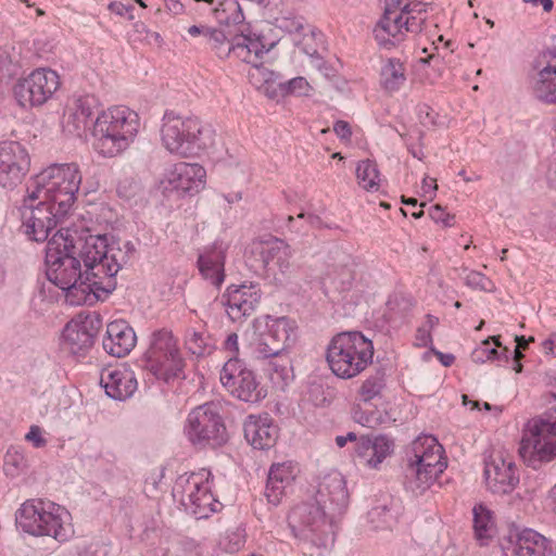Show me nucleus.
<instances>
[{
    "mask_svg": "<svg viewBox=\"0 0 556 556\" xmlns=\"http://www.w3.org/2000/svg\"><path fill=\"white\" fill-rule=\"evenodd\" d=\"M137 343L135 330L125 320L108 324L102 341L104 351L115 357L128 355Z\"/></svg>",
    "mask_w": 556,
    "mask_h": 556,
    "instance_id": "5701e85b",
    "label": "nucleus"
},
{
    "mask_svg": "<svg viewBox=\"0 0 556 556\" xmlns=\"http://www.w3.org/2000/svg\"><path fill=\"white\" fill-rule=\"evenodd\" d=\"M435 355L438 356V358L440 359L442 365L445 367L451 366L455 361V356L453 354H445L442 352H437Z\"/></svg>",
    "mask_w": 556,
    "mask_h": 556,
    "instance_id": "338daca9",
    "label": "nucleus"
},
{
    "mask_svg": "<svg viewBox=\"0 0 556 556\" xmlns=\"http://www.w3.org/2000/svg\"><path fill=\"white\" fill-rule=\"evenodd\" d=\"M416 342L419 346H427L431 342V333L426 326H421L417 329Z\"/></svg>",
    "mask_w": 556,
    "mask_h": 556,
    "instance_id": "13d9d810",
    "label": "nucleus"
},
{
    "mask_svg": "<svg viewBox=\"0 0 556 556\" xmlns=\"http://www.w3.org/2000/svg\"><path fill=\"white\" fill-rule=\"evenodd\" d=\"M101 382L105 393L118 401L130 397L137 390L135 372L126 367L111 370L105 377L102 376Z\"/></svg>",
    "mask_w": 556,
    "mask_h": 556,
    "instance_id": "cd10ccee",
    "label": "nucleus"
},
{
    "mask_svg": "<svg viewBox=\"0 0 556 556\" xmlns=\"http://www.w3.org/2000/svg\"><path fill=\"white\" fill-rule=\"evenodd\" d=\"M429 216L435 223H442L445 227L453 225L454 216L446 213L441 205H433L429 210Z\"/></svg>",
    "mask_w": 556,
    "mask_h": 556,
    "instance_id": "8fccbe9b",
    "label": "nucleus"
},
{
    "mask_svg": "<svg viewBox=\"0 0 556 556\" xmlns=\"http://www.w3.org/2000/svg\"><path fill=\"white\" fill-rule=\"evenodd\" d=\"M333 131L342 140H350L352 136L351 126L345 121H338L333 126Z\"/></svg>",
    "mask_w": 556,
    "mask_h": 556,
    "instance_id": "5fc2aeb1",
    "label": "nucleus"
},
{
    "mask_svg": "<svg viewBox=\"0 0 556 556\" xmlns=\"http://www.w3.org/2000/svg\"><path fill=\"white\" fill-rule=\"evenodd\" d=\"M187 349L194 355L203 356L213 350V341L205 331H188L186 338Z\"/></svg>",
    "mask_w": 556,
    "mask_h": 556,
    "instance_id": "79ce46f5",
    "label": "nucleus"
},
{
    "mask_svg": "<svg viewBox=\"0 0 556 556\" xmlns=\"http://www.w3.org/2000/svg\"><path fill=\"white\" fill-rule=\"evenodd\" d=\"M184 366L178 341L173 332L165 328L153 331L142 356L143 369L157 379L169 381L180 376Z\"/></svg>",
    "mask_w": 556,
    "mask_h": 556,
    "instance_id": "1a4fd4ad",
    "label": "nucleus"
},
{
    "mask_svg": "<svg viewBox=\"0 0 556 556\" xmlns=\"http://www.w3.org/2000/svg\"><path fill=\"white\" fill-rule=\"evenodd\" d=\"M23 457L18 454H8L4 459V472L9 477H16L21 471Z\"/></svg>",
    "mask_w": 556,
    "mask_h": 556,
    "instance_id": "09e8293b",
    "label": "nucleus"
},
{
    "mask_svg": "<svg viewBox=\"0 0 556 556\" xmlns=\"http://www.w3.org/2000/svg\"><path fill=\"white\" fill-rule=\"evenodd\" d=\"M338 261L327 262L326 268L320 275L324 288L336 292H344L351 289L354 274L345 263L346 255L341 254Z\"/></svg>",
    "mask_w": 556,
    "mask_h": 556,
    "instance_id": "c756f323",
    "label": "nucleus"
},
{
    "mask_svg": "<svg viewBox=\"0 0 556 556\" xmlns=\"http://www.w3.org/2000/svg\"><path fill=\"white\" fill-rule=\"evenodd\" d=\"M254 251L261 256V262L268 273L273 271L275 278L280 275L285 278L291 274L292 249L278 238L254 243Z\"/></svg>",
    "mask_w": 556,
    "mask_h": 556,
    "instance_id": "6ab92c4d",
    "label": "nucleus"
},
{
    "mask_svg": "<svg viewBox=\"0 0 556 556\" xmlns=\"http://www.w3.org/2000/svg\"><path fill=\"white\" fill-rule=\"evenodd\" d=\"M438 189V185L435 182V179L425 177L422 179V190L425 193H432Z\"/></svg>",
    "mask_w": 556,
    "mask_h": 556,
    "instance_id": "0e129e2a",
    "label": "nucleus"
},
{
    "mask_svg": "<svg viewBox=\"0 0 556 556\" xmlns=\"http://www.w3.org/2000/svg\"><path fill=\"white\" fill-rule=\"evenodd\" d=\"M109 10L116 15L126 16L129 21L135 20V15L132 14V4L127 5L118 1H113L109 4Z\"/></svg>",
    "mask_w": 556,
    "mask_h": 556,
    "instance_id": "3c124183",
    "label": "nucleus"
},
{
    "mask_svg": "<svg viewBox=\"0 0 556 556\" xmlns=\"http://www.w3.org/2000/svg\"><path fill=\"white\" fill-rule=\"evenodd\" d=\"M253 328L254 338L251 342V349L255 358H268L285 353L281 346H278L276 341L265 330L262 319H255Z\"/></svg>",
    "mask_w": 556,
    "mask_h": 556,
    "instance_id": "f704fd0d",
    "label": "nucleus"
},
{
    "mask_svg": "<svg viewBox=\"0 0 556 556\" xmlns=\"http://www.w3.org/2000/svg\"><path fill=\"white\" fill-rule=\"evenodd\" d=\"M60 76L55 71L41 67L18 79L13 92L21 108L31 109L48 102L60 88Z\"/></svg>",
    "mask_w": 556,
    "mask_h": 556,
    "instance_id": "4468645a",
    "label": "nucleus"
},
{
    "mask_svg": "<svg viewBox=\"0 0 556 556\" xmlns=\"http://www.w3.org/2000/svg\"><path fill=\"white\" fill-rule=\"evenodd\" d=\"M161 141L170 154L191 157L214 147L215 131L195 116L167 111L162 119Z\"/></svg>",
    "mask_w": 556,
    "mask_h": 556,
    "instance_id": "20e7f679",
    "label": "nucleus"
},
{
    "mask_svg": "<svg viewBox=\"0 0 556 556\" xmlns=\"http://www.w3.org/2000/svg\"><path fill=\"white\" fill-rule=\"evenodd\" d=\"M473 513V529L478 540L483 541L492 536L493 533V518L491 510L482 505H476L472 509Z\"/></svg>",
    "mask_w": 556,
    "mask_h": 556,
    "instance_id": "58836bf2",
    "label": "nucleus"
},
{
    "mask_svg": "<svg viewBox=\"0 0 556 556\" xmlns=\"http://www.w3.org/2000/svg\"><path fill=\"white\" fill-rule=\"evenodd\" d=\"M30 167L27 150L16 141L0 142V186L13 188L26 176Z\"/></svg>",
    "mask_w": 556,
    "mask_h": 556,
    "instance_id": "a211bd4d",
    "label": "nucleus"
},
{
    "mask_svg": "<svg viewBox=\"0 0 556 556\" xmlns=\"http://www.w3.org/2000/svg\"><path fill=\"white\" fill-rule=\"evenodd\" d=\"M392 442L386 437L361 438L356 443V455L362 464L377 468L391 453Z\"/></svg>",
    "mask_w": 556,
    "mask_h": 556,
    "instance_id": "7c9ffc66",
    "label": "nucleus"
},
{
    "mask_svg": "<svg viewBox=\"0 0 556 556\" xmlns=\"http://www.w3.org/2000/svg\"><path fill=\"white\" fill-rule=\"evenodd\" d=\"M15 522L25 533L50 536L60 543L68 541L74 533L68 510L46 498L24 502L15 514Z\"/></svg>",
    "mask_w": 556,
    "mask_h": 556,
    "instance_id": "39448f33",
    "label": "nucleus"
},
{
    "mask_svg": "<svg viewBox=\"0 0 556 556\" xmlns=\"http://www.w3.org/2000/svg\"><path fill=\"white\" fill-rule=\"evenodd\" d=\"M244 437L254 448L268 450L277 441L278 429L267 414L264 416L251 415L244 422Z\"/></svg>",
    "mask_w": 556,
    "mask_h": 556,
    "instance_id": "393cba45",
    "label": "nucleus"
},
{
    "mask_svg": "<svg viewBox=\"0 0 556 556\" xmlns=\"http://www.w3.org/2000/svg\"><path fill=\"white\" fill-rule=\"evenodd\" d=\"M140 129L139 115L127 106L102 111L93 122L94 150L103 157H116L134 143Z\"/></svg>",
    "mask_w": 556,
    "mask_h": 556,
    "instance_id": "7ed1b4c3",
    "label": "nucleus"
},
{
    "mask_svg": "<svg viewBox=\"0 0 556 556\" xmlns=\"http://www.w3.org/2000/svg\"><path fill=\"white\" fill-rule=\"evenodd\" d=\"M248 78L250 84L256 89H262L266 84L270 81H277L279 75L274 71L263 65L262 60L256 64H252L249 72Z\"/></svg>",
    "mask_w": 556,
    "mask_h": 556,
    "instance_id": "c03bdc74",
    "label": "nucleus"
},
{
    "mask_svg": "<svg viewBox=\"0 0 556 556\" xmlns=\"http://www.w3.org/2000/svg\"><path fill=\"white\" fill-rule=\"evenodd\" d=\"M465 283L467 287L475 290L485 292H493L495 290V286L492 280L484 276L482 273L476 270H471L467 274Z\"/></svg>",
    "mask_w": 556,
    "mask_h": 556,
    "instance_id": "de8ad7c7",
    "label": "nucleus"
},
{
    "mask_svg": "<svg viewBox=\"0 0 556 556\" xmlns=\"http://www.w3.org/2000/svg\"><path fill=\"white\" fill-rule=\"evenodd\" d=\"M484 478L494 494H508L519 483L518 468L513 458L502 452H493L485 460Z\"/></svg>",
    "mask_w": 556,
    "mask_h": 556,
    "instance_id": "f3484780",
    "label": "nucleus"
},
{
    "mask_svg": "<svg viewBox=\"0 0 556 556\" xmlns=\"http://www.w3.org/2000/svg\"><path fill=\"white\" fill-rule=\"evenodd\" d=\"M261 359L265 362L263 370L271 381L273 386L277 389L283 390L293 379L291 361L289 356L283 353Z\"/></svg>",
    "mask_w": 556,
    "mask_h": 556,
    "instance_id": "473e14b6",
    "label": "nucleus"
},
{
    "mask_svg": "<svg viewBox=\"0 0 556 556\" xmlns=\"http://www.w3.org/2000/svg\"><path fill=\"white\" fill-rule=\"evenodd\" d=\"M534 96L546 103H556V50H547L538 60L532 83Z\"/></svg>",
    "mask_w": 556,
    "mask_h": 556,
    "instance_id": "4be33fe9",
    "label": "nucleus"
},
{
    "mask_svg": "<svg viewBox=\"0 0 556 556\" xmlns=\"http://www.w3.org/2000/svg\"><path fill=\"white\" fill-rule=\"evenodd\" d=\"M25 439L33 443L35 447H42L47 444V440L42 437V430L39 426L33 425L29 428Z\"/></svg>",
    "mask_w": 556,
    "mask_h": 556,
    "instance_id": "603ef678",
    "label": "nucleus"
},
{
    "mask_svg": "<svg viewBox=\"0 0 556 556\" xmlns=\"http://www.w3.org/2000/svg\"><path fill=\"white\" fill-rule=\"evenodd\" d=\"M553 543L541 533L525 529L518 533L510 556H554Z\"/></svg>",
    "mask_w": 556,
    "mask_h": 556,
    "instance_id": "c85d7f7f",
    "label": "nucleus"
},
{
    "mask_svg": "<svg viewBox=\"0 0 556 556\" xmlns=\"http://www.w3.org/2000/svg\"><path fill=\"white\" fill-rule=\"evenodd\" d=\"M210 27L208 26H198V25H192L188 28V34L192 37H195V36H202L204 39L207 35V31H208Z\"/></svg>",
    "mask_w": 556,
    "mask_h": 556,
    "instance_id": "e2e57ef3",
    "label": "nucleus"
},
{
    "mask_svg": "<svg viewBox=\"0 0 556 556\" xmlns=\"http://www.w3.org/2000/svg\"><path fill=\"white\" fill-rule=\"evenodd\" d=\"M224 298H226L228 317L232 321H242L255 312L261 302L262 292L257 285H232L227 289Z\"/></svg>",
    "mask_w": 556,
    "mask_h": 556,
    "instance_id": "aec40b11",
    "label": "nucleus"
},
{
    "mask_svg": "<svg viewBox=\"0 0 556 556\" xmlns=\"http://www.w3.org/2000/svg\"><path fill=\"white\" fill-rule=\"evenodd\" d=\"M80 184L81 175L77 164H52L29 180L27 190L56 206L59 214H67Z\"/></svg>",
    "mask_w": 556,
    "mask_h": 556,
    "instance_id": "0eeeda50",
    "label": "nucleus"
},
{
    "mask_svg": "<svg viewBox=\"0 0 556 556\" xmlns=\"http://www.w3.org/2000/svg\"><path fill=\"white\" fill-rule=\"evenodd\" d=\"M444 448L432 435L418 437L407 454L405 478L407 486L422 493L445 470Z\"/></svg>",
    "mask_w": 556,
    "mask_h": 556,
    "instance_id": "6e6552de",
    "label": "nucleus"
},
{
    "mask_svg": "<svg viewBox=\"0 0 556 556\" xmlns=\"http://www.w3.org/2000/svg\"><path fill=\"white\" fill-rule=\"evenodd\" d=\"M349 491L344 477L332 471L318 482L314 503H305L292 509L290 519L300 520L303 536L318 548L329 549L334 543V521L349 505Z\"/></svg>",
    "mask_w": 556,
    "mask_h": 556,
    "instance_id": "f03ea898",
    "label": "nucleus"
},
{
    "mask_svg": "<svg viewBox=\"0 0 556 556\" xmlns=\"http://www.w3.org/2000/svg\"><path fill=\"white\" fill-rule=\"evenodd\" d=\"M225 252L222 248L213 249L202 253L198 258V266L201 275L213 286L219 287L225 279Z\"/></svg>",
    "mask_w": 556,
    "mask_h": 556,
    "instance_id": "2f4dec72",
    "label": "nucleus"
},
{
    "mask_svg": "<svg viewBox=\"0 0 556 556\" xmlns=\"http://www.w3.org/2000/svg\"><path fill=\"white\" fill-rule=\"evenodd\" d=\"M471 359L476 364L496 361L508 363L509 350L506 346L502 348L500 337H490L471 352Z\"/></svg>",
    "mask_w": 556,
    "mask_h": 556,
    "instance_id": "c9c22d12",
    "label": "nucleus"
},
{
    "mask_svg": "<svg viewBox=\"0 0 556 556\" xmlns=\"http://www.w3.org/2000/svg\"><path fill=\"white\" fill-rule=\"evenodd\" d=\"M21 229L31 241L43 242L60 218L59 208L26 189V195L18 207Z\"/></svg>",
    "mask_w": 556,
    "mask_h": 556,
    "instance_id": "f8f14e48",
    "label": "nucleus"
},
{
    "mask_svg": "<svg viewBox=\"0 0 556 556\" xmlns=\"http://www.w3.org/2000/svg\"><path fill=\"white\" fill-rule=\"evenodd\" d=\"M293 40L295 45L299 46L300 49L312 59L313 65L318 71H323L325 62L318 54L316 47L313 45L315 41V33L309 29L307 33L303 34L302 39L294 38Z\"/></svg>",
    "mask_w": 556,
    "mask_h": 556,
    "instance_id": "a18cd8bd",
    "label": "nucleus"
},
{
    "mask_svg": "<svg viewBox=\"0 0 556 556\" xmlns=\"http://www.w3.org/2000/svg\"><path fill=\"white\" fill-rule=\"evenodd\" d=\"M525 3L532 4L533 7H542L545 13H549L554 8L553 0H522Z\"/></svg>",
    "mask_w": 556,
    "mask_h": 556,
    "instance_id": "052dcab7",
    "label": "nucleus"
},
{
    "mask_svg": "<svg viewBox=\"0 0 556 556\" xmlns=\"http://www.w3.org/2000/svg\"><path fill=\"white\" fill-rule=\"evenodd\" d=\"M219 380L241 401L256 403L266 396V391L257 382L254 372L244 368L237 357H231L225 363Z\"/></svg>",
    "mask_w": 556,
    "mask_h": 556,
    "instance_id": "2eb2a0df",
    "label": "nucleus"
},
{
    "mask_svg": "<svg viewBox=\"0 0 556 556\" xmlns=\"http://www.w3.org/2000/svg\"><path fill=\"white\" fill-rule=\"evenodd\" d=\"M406 81V67L400 59L390 58L381 67L380 85L388 92L399 91Z\"/></svg>",
    "mask_w": 556,
    "mask_h": 556,
    "instance_id": "e433bc0d",
    "label": "nucleus"
},
{
    "mask_svg": "<svg viewBox=\"0 0 556 556\" xmlns=\"http://www.w3.org/2000/svg\"><path fill=\"white\" fill-rule=\"evenodd\" d=\"M211 471L202 468L180 477L176 483L175 491L180 493L181 504L198 519L207 518L219 505L211 491Z\"/></svg>",
    "mask_w": 556,
    "mask_h": 556,
    "instance_id": "ddd939ff",
    "label": "nucleus"
},
{
    "mask_svg": "<svg viewBox=\"0 0 556 556\" xmlns=\"http://www.w3.org/2000/svg\"><path fill=\"white\" fill-rule=\"evenodd\" d=\"M184 432L188 441L197 447H216L227 441L226 427L214 403L193 408L187 417Z\"/></svg>",
    "mask_w": 556,
    "mask_h": 556,
    "instance_id": "9b49d317",
    "label": "nucleus"
},
{
    "mask_svg": "<svg viewBox=\"0 0 556 556\" xmlns=\"http://www.w3.org/2000/svg\"><path fill=\"white\" fill-rule=\"evenodd\" d=\"M374 357L372 341L359 331L336 334L327 346L326 361L334 376L352 379L362 374Z\"/></svg>",
    "mask_w": 556,
    "mask_h": 556,
    "instance_id": "423d86ee",
    "label": "nucleus"
},
{
    "mask_svg": "<svg viewBox=\"0 0 556 556\" xmlns=\"http://www.w3.org/2000/svg\"><path fill=\"white\" fill-rule=\"evenodd\" d=\"M12 60L7 49H0V74L12 75Z\"/></svg>",
    "mask_w": 556,
    "mask_h": 556,
    "instance_id": "6e6d98bb",
    "label": "nucleus"
},
{
    "mask_svg": "<svg viewBox=\"0 0 556 556\" xmlns=\"http://www.w3.org/2000/svg\"><path fill=\"white\" fill-rule=\"evenodd\" d=\"M263 327L276 341L278 346H281L283 351L290 345L295 338V325L294 321L288 317L265 316L263 319Z\"/></svg>",
    "mask_w": 556,
    "mask_h": 556,
    "instance_id": "72a5a7b5",
    "label": "nucleus"
},
{
    "mask_svg": "<svg viewBox=\"0 0 556 556\" xmlns=\"http://www.w3.org/2000/svg\"><path fill=\"white\" fill-rule=\"evenodd\" d=\"M225 349L229 352L238 354L239 345H238V336L237 333H230L225 341Z\"/></svg>",
    "mask_w": 556,
    "mask_h": 556,
    "instance_id": "680f3d73",
    "label": "nucleus"
},
{
    "mask_svg": "<svg viewBox=\"0 0 556 556\" xmlns=\"http://www.w3.org/2000/svg\"><path fill=\"white\" fill-rule=\"evenodd\" d=\"M356 179L358 186L369 192H376L380 188V173L376 162L363 160L356 166Z\"/></svg>",
    "mask_w": 556,
    "mask_h": 556,
    "instance_id": "4c0bfd02",
    "label": "nucleus"
},
{
    "mask_svg": "<svg viewBox=\"0 0 556 556\" xmlns=\"http://www.w3.org/2000/svg\"><path fill=\"white\" fill-rule=\"evenodd\" d=\"M260 91H262L266 97H268L269 99H277L279 97H282V94L280 93V90H279V83L277 84V81H270L268 84H266V86L262 87V89H258Z\"/></svg>",
    "mask_w": 556,
    "mask_h": 556,
    "instance_id": "4d7b16f0",
    "label": "nucleus"
},
{
    "mask_svg": "<svg viewBox=\"0 0 556 556\" xmlns=\"http://www.w3.org/2000/svg\"><path fill=\"white\" fill-rule=\"evenodd\" d=\"M166 9L173 14H180L184 10V5L178 0H168L166 1Z\"/></svg>",
    "mask_w": 556,
    "mask_h": 556,
    "instance_id": "69168bd1",
    "label": "nucleus"
},
{
    "mask_svg": "<svg viewBox=\"0 0 556 556\" xmlns=\"http://www.w3.org/2000/svg\"><path fill=\"white\" fill-rule=\"evenodd\" d=\"M206 170L198 163L179 162L166 174L168 186L181 193H198L205 185Z\"/></svg>",
    "mask_w": 556,
    "mask_h": 556,
    "instance_id": "412c9836",
    "label": "nucleus"
},
{
    "mask_svg": "<svg viewBox=\"0 0 556 556\" xmlns=\"http://www.w3.org/2000/svg\"><path fill=\"white\" fill-rule=\"evenodd\" d=\"M299 471L298 465L291 460L271 465L265 488V496L270 504L278 505L280 503Z\"/></svg>",
    "mask_w": 556,
    "mask_h": 556,
    "instance_id": "b1692460",
    "label": "nucleus"
},
{
    "mask_svg": "<svg viewBox=\"0 0 556 556\" xmlns=\"http://www.w3.org/2000/svg\"><path fill=\"white\" fill-rule=\"evenodd\" d=\"M268 50L265 48L260 36L245 34L243 30L230 38V53L228 59L240 61L247 64H256Z\"/></svg>",
    "mask_w": 556,
    "mask_h": 556,
    "instance_id": "a878e982",
    "label": "nucleus"
},
{
    "mask_svg": "<svg viewBox=\"0 0 556 556\" xmlns=\"http://www.w3.org/2000/svg\"><path fill=\"white\" fill-rule=\"evenodd\" d=\"M384 9L395 11H413V9H422L420 4L412 5L408 0H384Z\"/></svg>",
    "mask_w": 556,
    "mask_h": 556,
    "instance_id": "864d4df0",
    "label": "nucleus"
},
{
    "mask_svg": "<svg viewBox=\"0 0 556 556\" xmlns=\"http://www.w3.org/2000/svg\"><path fill=\"white\" fill-rule=\"evenodd\" d=\"M96 108L94 97H78L65 114L64 128L70 134L80 137L88 128Z\"/></svg>",
    "mask_w": 556,
    "mask_h": 556,
    "instance_id": "bb28decb",
    "label": "nucleus"
},
{
    "mask_svg": "<svg viewBox=\"0 0 556 556\" xmlns=\"http://www.w3.org/2000/svg\"><path fill=\"white\" fill-rule=\"evenodd\" d=\"M205 42L213 51H215L218 58L228 59L230 53V39L227 38L224 30L210 27L205 37Z\"/></svg>",
    "mask_w": 556,
    "mask_h": 556,
    "instance_id": "37998d69",
    "label": "nucleus"
},
{
    "mask_svg": "<svg viewBox=\"0 0 556 556\" xmlns=\"http://www.w3.org/2000/svg\"><path fill=\"white\" fill-rule=\"evenodd\" d=\"M135 252L132 243L109 244L103 236L79 238L59 230L46 247V275L73 306L105 299L117 285L116 275Z\"/></svg>",
    "mask_w": 556,
    "mask_h": 556,
    "instance_id": "f257e3e1",
    "label": "nucleus"
},
{
    "mask_svg": "<svg viewBox=\"0 0 556 556\" xmlns=\"http://www.w3.org/2000/svg\"><path fill=\"white\" fill-rule=\"evenodd\" d=\"M543 350L546 354L556 356V333H552L542 342Z\"/></svg>",
    "mask_w": 556,
    "mask_h": 556,
    "instance_id": "bf43d9fd",
    "label": "nucleus"
},
{
    "mask_svg": "<svg viewBox=\"0 0 556 556\" xmlns=\"http://www.w3.org/2000/svg\"><path fill=\"white\" fill-rule=\"evenodd\" d=\"M101 319L93 314H79L70 320L62 334L63 350L73 355H85L93 345Z\"/></svg>",
    "mask_w": 556,
    "mask_h": 556,
    "instance_id": "dca6fc26",
    "label": "nucleus"
},
{
    "mask_svg": "<svg viewBox=\"0 0 556 556\" xmlns=\"http://www.w3.org/2000/svg\"><path fill=\"white\" fill-rule=\"evenodd\" d=\"M427 12L425 9L413 11L384 9L377 21L372 34L377 45L382 49H392L409 36L420 34L426 27Z\"/></svg>",
    "mask_w": 556,
    "mask_h": 556,
    "instance_id": "9d476101",
    "label": "nucleus"
},
{
    "mask_svg": "<svg viewBox=\"0 0 556 556\" xmlns=\"http://www.w3.org/2000/svg\"><path fill=\"white\" fill-rule=\"evenodd\" d=\"M215 17L226 25H239L244 22V15L237 0H224L214 10Z\"/></svg>",
    "mask_w": 556,
    "mask_h": 556,
    "instance_id": "ea45409f",
    "label": "nucleus"
},
{
    "mask_svg": "<svg viewBox=\"0 0 556 556\" xmlns=\"http://www.w3.org/2000/svg\"><path fill=\"white\" fill-rule=\"evenodd\" d=\"M439 324V318L433 316V315H427L426 316V323L424 326H426L427 329H429V331H431V329H433L435 326H438Z\"/></svg>",
    "mask_w": 556,
    "mask_h": 556,
    "instance_id": "774afa93",
    "label": "nucleus"
},
{
    "mask_svg": "<svg viewBox=\"0 0 556 556\" xmlns=\"http://www.w3.org/2000/svg\"><path fill=\"white\" fill-rule=\"evenodd\" d=\"M384 387L386 379L383 372L377 371L376 374L370 375L363 381L358 390L361 400L364 402H370L381 395Z\"/></svg>",
    "mask_w": 556,
    "mask_h": 556,
    "instance_id": "a19ab883",
    "label": "nucleus"
},
{
    "mask_svg": "<svg viewBox=\"0 0 556 556\" xmlns=\"http://www.w3.org/2000/svg\"><path fill=\"white\" fill-rule=\"evenodd\" d=\"M279 90L282 97L295 96V97H307L313 90L306 78L299 76L288 81L279 83Z\"/></svg>",
    "mask_w": 556,
    "mask_h": 556,
    "instance_id": "49530a36",
    "label": "nucleus"
}]
</instances>
